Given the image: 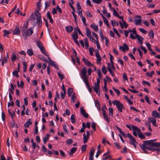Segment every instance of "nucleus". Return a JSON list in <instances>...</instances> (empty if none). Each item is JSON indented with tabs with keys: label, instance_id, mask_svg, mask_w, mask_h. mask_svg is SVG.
Returning <instances> with one entry per match:
<instances>
[{
	"label": "nucleus",
	"instance_id": "obj_50",
	"mask_svg": "<svg viewBox=\"0 0 160 160\" xmlns=\"http://www.w3.org/2000/svg\"><path fill=\"white\" fill-rule=\"evenodd\" d=\"M73 142V140L71 139H68L66 141V143L68 145H70Z\"/></svg>",
	"mask_w": 160,
	"mask_h": 160
},
{
	"label": "nucleus",
	"instance_id": "obj_18",
	"mask_svg": "<svg viewBox=\"0 0 160 160\" xmlns=\"http://www.w3.org/2000/svg\"><path fill=\"white\" fill-rule=\"evenodd\" d=\"M65 28L67 32L69 33L72 32L73 29V27L71 26H66Z\"/></svg>",
	"mask_w": 160,
	"mask_h": 160
},
{
	"label": "nucleus",
	"instance_id": "obj_39",
	"mask_svg": "<svg viewBox=\"0 0 160 160\" xmlns=\"http://www.w3.org/2000/svg\"><path fill=\"white\" fill-rule=\"evenodd\" d=\"M154 72L153 71H152L151 72H147L146 73V75L147 77H152V75L154 74Z\"/></svg>",
	"mask_w": 160,
	"mask_h": 160
},
{
	"label": "nucleus",
	"instance_id": "obj_56",
	"mask_svg": "<svg viewBox=\"0 0 160 160\" xmlns=\"http://www.w3.org/2000/svg\"><path fill=\"white\" fill-rule=\"evenodd\" d=\"M37 22L38 23L39 25L40 26L42 24V21L41 20V18H37Z\"/></svg>",
	"mask_w": 160,
	"mask_h": 160
},
{
	"label": "nucleus",
	"instance_id": "obj_61",
	"mask_svg": "<svg viewBox=\"0 0 160 160\" xmlns=\"http://www.w3.org/2000/svg\"><path fill=\"white\" fill-rule=\"evenodd\" d=\"M148 149H150V151H156L157 152H160V148H156V149H151V148H148Z\"/></svg>",
	"mask_w": 160,
	"mask_h": 160
},
{
	"label": "nucleus",
	"instance_id": "obj_14",
	"mask_svg": "<svg viewBox=\"0 0 160 160\" xmlns=\"http://www.w3.org/2000/svg\"><path fill=\"white\" fill-rule=\"evenodd\" d=\"M138 17L139 18L138 19H135L134 20L135 23L136 25H140L142 22V19H141V17L140 16L137 15L136 18Z\"/></svg>",
	"mask_w": 160,
	"mask_h": 160
},
{
	"label": "nucleus",
	"instance_id": "obj_49",
	"mask_svg": "<svg viewBox=\"0 0 160 160\" xmlns=\"http://www.w3.org/2000/svg\"><path fill=\"white\" fill-rule=\"evenodd\" d=\"M17 59L16 56V55L13 54L12 55V56L11 58V59L12 62H13L14 61Z\"/></svg>",
	"mask_w": 160,
	"mask_h": 160
},
{
	"label": "nucleus",
	"instance_id": "obj_41",
	"mask_svg": "<svg viewBox=\"0 0 160 160\" xmlns=\"http://www.w3.org/2000/svg\"><path fill=\"white\" fill-rule=\"evenodd\" d=\"M127 31L128 33L129 32H132L133 33V34L135 35L137 34V31L135 30V28H134L132 30L131 29H128V31Z\"/></svg>",
	"mask_w": 160,
	"mask_h": 160
},
{
	"label": "nucleus",
	"instance_id": "obj_42",
	"mask_svg": "<svg viewBox=\"0 0 160 160\" xmlns=\"http://www.w3.org/2000/svg\"><path fill=\"white\" fill-rule=\"evenodd\" d=\"M102 71L104 74H105L107 72V70L106 69V67L104 66H102Z\"/></svg>",
	"mask_w": 160,
	"mask_h": 160
},
{
	"label": "nucleus",
	"instance_id": "obj_55",
	"mask_svg": "<svg viewBox=\"0 0 160 160\" xmlns=\"http://www.w3.org/2000/svg\"><path fill=\"white\" fill-rule=\"evenodd\" d=\"M109 115H111L112 116H113V109L112 108H109Z\"/></svg>",
	"mask_w": 160,
	"mask_h": 160
},
{
	"label": "nucleus",
	"instance_id": "obj_58",
	"mask_svg": "<svg viewBox=\"0 0 160 160\" xmlns=\"http://www.w3.org/2000/svg\"><path fill=\"white\" fill-rule=\"evenodd\" d=\"M66 92H61V97L62 99H64V97L66 96Z\"/></svg>",
	"mask_w": 160,
	"mask_h": 160
},
{
	"label": "nucleus",
	"instance_id": "obj_3",
	"mask_svg": "<svg viewBox=\"0 0 160 160\" xmlns=\"http://www.w3.org/2000/svg\"><path fill=\"white\" fill-rule=\"evenodd\" d=\"M132 129L133 130H136L138 133V136L139 138L142 140H145L146 137L141 132V130L138 127L134 126H132Z\"/></svg>",
	"mask_w": 160,
	"mask_h": 160
},
{
	"label": "nucleus",
	"instance_id": "obj_20",
	"mask_svg": "<svg viewBox=\"0 0 160 160\" xmlns=\"http://www.w3.org/2000/svg\"><path fill=\"white\" fill-rule=\"evenodd\" d=\"M40 9L39 8V10H37L35 12V16L37 17V18H41V14L39 12V10H40Z\"/></svg>",
	"mask_w": 160,
	"mask_h": 160
},
{
	"label": "nucleus",
	"instance_id": "obj_9",
	"mask_svg": "<svg viewBox=\"0 0 160 160\" xmlns=\"http://www.w3.org/2000/svg\"><path fill=\"white\" fill-rule=\"evenodd\" d=\"M87 69L85 67H83L80 72L81 78H82L87 77L86 75Z\"/></svg>",
	"mask_w": 160,
	"mask_h": 160
},
{
	"label": "nucleus",
	"instance_id": "obj_29",
	"mask_svg": "<svg viewBox=\"0 0 160 160\" xmlns=\"http://www.w3.org/2000/svg\"><path fill=\"white\" fill-rule=\"evenodd\" d=\"M28 22H27L26 23H25L23 26L22 27V32H24L25 30H26L27 28H28Z\"/></svg>",
	"mask_w": 160,
	"mask_h": 160
},
{
	"label": "nucleus",
	"instance_id": "obj_13",
	"mask_svg": "<svg viewBox=\"0 0 160 160\" xmlns=\"http://www.w3.org/2000/svg\"><path fill=\"white\" fill-rule=\"evenodd\" d=\"M122 22L121 21H119V23L121 27L122 28H123V27H124L125 28H127L128 26V24H127L126 22L124 19H122Z\"/></svg>",
	"mask_w": 160,
	"mask_h": 160
},
{
	"label": "nucleus",
	"instance_id": "obj_34",
	"mask_svg": "<svg viewBox=\"0 0 160 160\" xmlns=\"http://www.w3.org/2000/svg\"><path fill=\"white\" fill-rule=\"evenodd\" d=\"M36 43L39 48L43 46L42 43L39 41L36 42Z\"/></svg>",
	"mask_w": 160,
	"mask_h": 160
},
{
	"label": "nucleus",
	"instance_id": "obj_1",
	"mask_svg": "<svg viewBox=\"0 0 160 160\" xmlns=\"http://www.w3.org/2000/svg\"><path fill=\"white\" fill-rule=\"evenodd\" d=\"M156 141V139L147 140L143 141V144L140 143L139 146L141 149L146 154L148 153L146 151V150L150 151V150L148 149H156L154 147H160V142H154Z\"/></svg>",
	"mask_w": 160,
	"mask_h": 160
},
{
	"label": "nucleus",
	"instance_id": "obj_44",
	"mask_svg": "<svg viewBox=\"0 0 160 160\" xmlns=\"http://www.w3.org/2000/svg\"><path fill=\"white\" fill-rule=\"evenodd\" d=\"M130 143L131 144H134V143H137V142L136 141V139L133 137H132V138L130 139Z\"/></svg>",
	"mask_w": 160,
	"mask_h": 160
},
{
	"label": "nucleus",
	"instance_id": "obj_10",
	"mask_svg": "<svg viewBox=\"0 0 160 160\" xmlns=\"http://www.w3.org/2000/svg\"><path fill=\"white\" fill-rule=\"evenodd\" d=\"M102 113L104 119L106 120L107 122L109 123L110 122V119L106 114V111L103 109H102Z\"/></svg>",
	"mask_w": 160,
	"mask_h": 160
},
{
	"label": "nucleus",
	"instance_id": "obj_8",
	"mask_svg": "<svg viewBox=\"0 0 160 160\" xmlns=\"http://www.w3.org/2000/svg\"><path fill=\"white\" fill-rule=\"evenodd\" d=\"M119 49L124 52H125L126 50H128L129 48L127 44L125 43H124L123 44V46H119Z\"/></svg>",
	"mask_w": 160,
	"mask_h": 160
},
{
	"label": "nucleus",
	"instance_id": "obj_23",
	"mask_svg": "<svg viewBox=\"0 0 160 160\" xmlns=\"http://www.w3.org/2000/svg\"><path fill=\"white\" fill-rule=\"evenodd\" d=\"M71 101L73 103H74L75 102V100L76 99V94L75 93H73V94L71 96Z\"/></svg>",
	"mask_w": 160,
	"mask_h": 160
},
{
	"label": "nucleus",
	"instance_id": "obj_12",
	"mask_svg": "<svg viewBox=\"0 0 160 160\" xmlns=\"http://www.w3.org/2000/svg\"><path fill=\"white\" fill-rule=\"evenodd\" d=\"M82 61L84 62L85 64L88 67L93 66V65L92 64L88 59H86L84 57L82 58Z\"/></svg>",
	"mask_w": 160,
	"mask_h": 160
},
{
	"label": "nucleus",
	"instance_id": "obj_52",
	"mask_svg": "<svg viewBox=\"0 0 160 160\" xmlns=\"http://www.w3.org/2000/svg\"><path fill=\"white\" fill-rule=\"evenodd\" d=\"M112 89L117 93L118 96L120 94V92L118 89H115L114 87L112 88Z\"/></svg>",
	"mask_w": 160,
	"mask_h": 160
},
{
	"label": "nucleus",
	"instance_id": "obj_40",
	"mask_svg": "<svg viewBox=\"0 0 160 160\" xmlns=\"http://www.w3.org/2000/svg\"><path fill=\"white\" fill-rule=\"evenodd\" d=\"M84 41L85 42V48L86 49H88L89 46L88 39L87 38H85L84 39Z\"/></svg>",
	"mask_w": 160,
	"mask_h": 160
},
{
	"label": "nucleus",
	"instance_id": "obj_4",
	"mask_svg": "<svg viewBox=\"0 0 160 160\" xmlns=\"http://www.w3.org/2000/svg\"><path fill=\"white\" fill-rule=\"evenodd\" d=\"M112 103L114 105H116L117 108L120 112H122V109L124 108V107L122 103L118 100H114L112 101Z\"/></svg>",
	"mask_w": 160,
	"mask_h": 160
},
{
	"label": "nucleus",
	"instance_id": "obj_22",
	"mask_svg": "<svg viewBox=\"0 0 160 160\" xmlns=\"http://www.w3.org/2000/svg\"><path fill=\"white\" fill-rule=\"evenodd\" d=\"M3 32L4 33L3 36L4 37H8V35L10 33H11V32H9L7 30H4L3 31Z\"/></svg>",
	"mask_w": 160,
	"mask_h": 160
},
{
	"label": "nucleus",
	"instance_id": "obj_62",
	"mask_svg": "<svg viewBox=\"0 0 160 160\" xmlns=\"http://www.w3.org/2000/svg\"><path fill=\"white\" fill-rule=\"evenodd\" d=\"M99 35H100V38L103 41V39H105V37H104V36H103L102 32H100L99 33Z\"/></svg>",
	"mask_w": 160,
	"mask_h": 160
},
{
	"label": "nucleus",
	"instance_id": "obj_46",
	"mask_svg": "<svg viewBox=\"0 0 160 160\" xmlns=\"http://www.w3.org/2000/svg\"><path fill=\"white\" fill-rule=\"evenodd\" d=\"M73 92V89L72 88H69L68 90V94L69 97H70L71 95Z\"/></svg>",
	"mask_w": 160,
	"mask_h": 160
},
{
	"label": "nucleus",
	"instance_id": "obj_36",
	"mask_svg": "<svg viewBox=\"0 0 160 160\" xmlns=\"http://www.w3.org/2000/svg\"><path fill=\"white\" fill-rule=\"evenodd\" d=\"M18 72V71H16V70L12 72V75L13 76H14L16 77L17 78H18L19 77V76L18 74V72Z\"/></svg>",
	"mask_w": 160,
	"mask_h": 160
},
{
	"label": "nucleus",
	"instance_id": "obj_43",
	"mask_svg": "<svg viewBox=\"0 0 160 160\" xmlns=\"http://www.w3.org/2000/svg\"><path fill=\"white\" fill-rule=\"evenodd\" d=\"M49 64L51 66H53L55 68H58V66L54 63V62L52 61L51 60L50 61Z\"/></svg>",
	"mask_w": 160,
	"mask_h": 160
},
{
	"label": "nucleus",
	"instance_id": "obj_32",
	"mask_svg": "<svg viewBox=\"0 0 160 160\" xmlns=\"http://www.w3.org/2000/svg\"><path fill=\"white\" fill-rule=\"evenodd\" d=\"M8 58V54H7V58L4 57L3 58V59L2 60V66H4L5 62L6 63H7Z\"/></svg>",
	"mask_w": 160,
	"mask_h": 160
},
{
	"label": "nucleus",
	"instance_id": "obj_45",
	"mask_svg": "<svg viewBox=\"0 0 160 160\" xmlns=\"http://www.w3.org/2000/svg\"><path fill=\"white\" fill-rule=\"evenodd\" d=\"M87 148V145L86 144H85L83 145L82 147V152H84L86 150Z\"/></svg>",
	"mask_w": 160,
	"mask_h": 160
},
{
	"label": "nucleus",
	"instance_id": "obj_25",
	"mask_svg": "<svg viewBox=\"0 0 160 160\" xmlns=\"http://www.w3.org/2000/svg\"><path fill=\"white\" fill-rule=\"evenodd\" d=\"M27 52V54L30 56H32L33 54V50L32 49H28Z\"/></svg>",
	"mask_w": 160,
	"mask_h": 160
},
{
	"label": "nucleus",
	"instance_id": "obj_5",
	"mask_svg": "<svg viewBox=\"0 0 160 160\" xmlns=\"http://www.w3.org/2000/svg\"><path fill=\"white\" fill-rule=\"evenodd\" d=\"M83 139L84 143H86L87 142L89 138V137L90 136V133L88 131L86 132V134L84 133L83 135Z\"/></svg>",
	"mask_w": 160,
	"mask_h": 160
},
{
	"label": "nucleus",
	"instance_id": "obj_47",
	"mask_svg": "<svg viewBox=\"0 0 160 160\" xmlns=\"http://www.w3.org/2000/svg\"><path fill=\"white\" fill-rule=\"evenodd\" d=\"M71 119L72 123H74L75 122L76 120L75 119V116L73 114L72 115L71 117Z\"/></svg>",
	"mask_w": 160,
	"mask_h": 160
},
{
	"label": "nucleus",
	"instance_id": "obj_24",
	"mask_svg": "<svg viewBox=\"0 0 160 160\" xmlns=\"http://www.w3.org/2000/svg\"><path fill=\"white\" fill-rule=\"evenodd\" d=\"M103 81H104V86L103 88V89L105 90L106 92H107L108 91L107 89V81L106 80V79H103Z\"/></svg>",
	"mask_w": 160,
	"mask_h": 160
},
{
	"label": "nucleus",
	"instance_id": "obj_30",
	"mask_svg": "<svg viewBox=\"0 0 160 160\" xmlns=\"http://www.w3.org/2000/svg\"><path fill=\"white\" fill-rule=\"evenodd\" d=\"M22 64L23 65V72H26L27 68V65L26 62H22Z\"/></svg>",
	"mask_w": 160,
	"mask_h": 160
},
{
	"label": "nucleus",
	"instance_id": "obj_53",
	"mask_svg": "<svg viewBox=\"0 0 160 160\" xmlns=\"http://www.w3.org/2000/svg\"><path fill=\"white\" fill-rule=\"evenodd\" d=\"M89 38L90 41L92 42L93 43H95L96 42V41L95 39L94 38L91 36L88 37Z\"/></svg>",
	"mask_w": 160,
	"mask_h": 160
},
{
	"label": "nucleus",
	"instance_id": "obj_60",
	"mask_svg": "<svg viewBox=\"0 0 160 160\" xmlns=\"http://www.w3.org/2000/svg\"><path fill=\"white\" fill-rule=\"evenodd\" d=\"M82 19V22H83V23H84V25L85 26H86L87 24H86V19L84 17L82 16L81 17Z\"/></svg>",
	"mask_w": 160,
	"mask_h": 160
},
{
	"label": "nucleus",
	"instance_id": "obj_59",
	"mask_svg": "<svg viewBox=\"0 0 160 160\" xmlns=\"http://www.w3.org/2000/svg\"><path fill=\"white\" fill-rule=\"evenodd\" d=\"M96 124L94 122H92V127L94 131L96 130Z\"/></svg>",
	"mask_w": 160,
	"mask_h": 160
},
{
	"label": "nucleus",
	"instance_id": "obj_19",
	"mask_svg": "<svg viewBox=\"0 0 160 160\" xmlns=\"http://www.w3.org/2000/svg\"><path fill=\"white\" fill-rule=\"evenodd\" d=\"M88 76L82 78L83 81L87 85V86H88V85H89L88 81Z\"/></svg>",
	"mask_w": 160,
	"mask_h": 160
},
{
	"label": "nucleus",
	"instance_id": "obj_2",
	"mask_svg": "<svg viewBox=\"0 0 160 160\" xmlns=\"http://www.w3.org/2000/svg\"><path fill=\"white\" fill-rule=\"evenodd\" d=\"M33 27L29 28L27 30L22 32V35L24 39L26 40L28 37L31 36L33 33Z\"/></svg>",
	"mask_w": 160,
	"mask_h": 160
},
{
	"label": "nucleus",
	"instance_id": "obj_31",
	"mask_svg": "<svg viewBox=\"0 0 160 160\" xmlns=\"http://www.w3.org/2000/svg\"><path fill=\"white\" fill-rule=\"evenodd\" d=\"M91 27L94 29L95 31L97 32L98 30V25L95 24H91Z\"/></svg>",
	"mask_w": 160,
	"mask_h": 160
},
{
	"label": "nucleus",
	"instance_id": "obj_64",
	"mask_svg": "<svg viewBox=\"0 0 160 160\" xmlns=\"http://www.w3.org/2000/svg\"><path fill=\"white\" fill-rule=\"evenodd\" d=\"M50 2H45V8H48L50 6Z\"/></svg>",
	"mask_w": 160,
	"mask_h": 160
},
{
	"label": "nucleus",
	"instance_id": "obj_21",
	"mask_svg": "<svg viewBox=\"0 0 160 160\" xmlns=\"http://www.w3.org/2000/svg\"><path fill=\"white\" fill-rule=\"evenodd\" d=\"M72 37L73 39H78V35L77 33L75 31L73 32L72 35Z\"/></svg>",
	"mask_w": 160,
	"mask_h": 160
},
{
	"label": "nucleus",
	"instance_id": "obj_17",
	"mask_svg": "<svg viewBox=\"0 0 160 160\" xmlns=\"http://www.w3.org/2000/svg\"><path fill=\"white\" fill-rule=\"evenodd\" d=\"M32 122L31 119H29L27 121L24 125L25 127L26 128H28L29 126L31 125L32 124Z\"/></svg>",
	"mask_w": 160,
	"mask_h": 160
},
{
	"label": "nucleus",
	"instance_id": "obj_51",
	"mask_svg": "<svg viewBox=\"0 0 160 160\" xmlns=\"http://www.w3.org/2000/svg\"><path fill=\"white\" fill-rule=\"evenodd\" d=\"M58 74L61 80H62L64 78V77L63 75L60 72H58Z\"/></svg>",
	"mask_w": 160,
	"mask_h": 160
},
{
	"label": "nucleus",
	"instance_id": "obj_38",
	"mask_svg": "<svg viewBox=\"0 0 160 160\" xmlns=\"http://www.w3.org/2000/svg\"><path fill=\"white\" fill-rule=\"evenodd\" d=\"M103 19L104 23L106 24L107 26H109V25L108 19L105 17H103Z\"/></svg>",
	"mask_w": 160,
	"mask_h": 160
},
{
	"label": "nucleus",
	"instance_id": "obj_26",
	"mask_svg": "<svg viewBox=\"0 0 160 160\" xmlns=\"http://www.w3.org/2000/svg\"><path fill=\"white\" fill-rule=\"evenodd\" d=\"M136 38H137L138 42L142 41L143 40V38L141 37L139 35L137 34H135Z\"/></svg>",
	"mask_w": 160,
	"mask_h": 160
},
{
	"label": "nucleus",
	"instance_id": "obj_6",
	"mask_svg": "<svg viewBox=\"0 0 160 160\" xmlns=\"http://www.w3.org/2000/svg\"><path fill=\"white\" fill-rule=\"evenodd\" d=\"M94 86L93 87V89L98 96L100 95V92L99 85L96 84V82L94 83Z\"/></svg>",
	"mask_w": 160,
	"mask_h": 160
},
{
	"label": "nucleus",
	"instance_id": "obj_16",
	"mask_svg": "<svg viewBox=\"0 0 160 160\" xmlns=\"http://www.w3.org/2000/svg\"><path fill=\"white\" fill-rule=\"evenodd\" d=\"M152 115L156 118H160V114L158 113L157 111H153L152 113Z\"/></svg>",
	"mask_w": 160,
	"mask_h": 160
},
{
	"label": "nucleus",
	"instance_id": "obj_35",
	"mask_svg": "<svg viewBox=\"0 0 160 160\" xmlns=\"http://www.w3.org/2000/svg\"><path fill=\"white\" fill-rule=\"evenodd\" d=\"M86 35L88 37L91 36V32L88 28H86Z\"/></svg>",
	"mask_w": 160,
	"mask_h": 160
},
{
	"label": "nucleus",
	"instance_id": "obj_63",
	"mask_svg": "<svg viewBox=\"0 0 160 160\" xmlns=\"http://www.w3.org/2000/svg\"><path fill=\"white\" fill-rule=\"evenodd\" d=\"M95 55L96 58H99L101 57L99 55V52L98 50H96L95 52Z\"/></svg>",
	"mask_w": 160,
	"mask_h": 160
},
{
	"label": "nucleus",
	"instance_id": "obj_28",
	"mask_svg": "<svg viewBox=\"0 0 160 160\" xmlns=\"http://www.w3.org/2000/svg\"><path fill=\"white\" fill-rule=\"evenodd\" d=\"M76 148H71L70 151L69 153V154L70 155H71L76 151L77 150Z\"/></svg>",
	"mask_w": 160,
	"mask_h": 160
},
{
	"label": "nucleus",
	"instance_id": "obj_57",
	"mask_svg": "<svg viewBox=\"0 0 160 160\" xmlns=\"http://www.w3.org/2000/svg\"><path fill=\"white\" fill-rule=\"evenodd\" d=\"M146 44L149 50L150 51H152V49L151 48L150 44L148 42H147Z\"/></svg>",
	"mask_w": 160,
	"mask_h": 160
},
{
	"label": "nucleus",
	"instance_id": "obj_33",
	"mask_svg": "<svg viewBox=\"0 0 160 160\" xmlns=\"http://www.w3.org/2000/svg\"><path fill=\"white\" fill-rule=\"evenodd\" d=\"M49 137V134H47L46 136L43 138V142L45 144L48 140Z\"/></svg>",
	"mask_w": 160,
	"mask_h": 160
},
{
	"label": "nucleus",
	"instance_id": "obj_48",
	"mask_svg": "<svg viewBox=\"0 0 160 160\" xmlns=\"http://www.w3.org/2000/svg\"><path fill=\"white\" fill-rule=\"evenodd\" d=\"M95 152V150L93 148H92L90 151V152L89 153V156H93L94 155V154Z\"/></svg>",
	"mask_w": 160,
	"mask_h": 160
},
{
	"label": "nucleus",
	"instance_id": "obj_27",
	"mask_svg": "<svg viewBox=\"0 0 160 160\" xmlns=\"http://www.w3.org/2000/svg\"><path fill=\"white\" fill-rule=\"evenodd\" d=\"M42 52L46 56H47L46 51L45 50L44 47L43 46L42 47L39 48Z\"/></svg>",
	"mask_w": 160,
	"mask_h": 160
},
{
	"label": "nucleus",
	"instance_id": "obj_11",
	"mask_svg": "<svg viewBox=\"0 0 160 160\" xmlns=\"http://www.w3.org/2000/svg\"><path fill=\"white\" fill-rule=\"evenodd\" d=\"M148 120L149 122L152 123L154 126L156 127H158V125L156 123V119L155 118L149 117L148 118Z\"/></svg>",
	"mask_w": 160,
	"mask_h": 160
},
{
	"label": "nucleus",
	"instance_id": "obj_37",
	"mask_svg": "<svg viewBox=\"0 0 160 160\" xmlns=\"http://www.w3.org/2000/svg\"><path fill=\"white\" fill-rule=\"evenodd\" d=\"M154 34L152 30H151L149 31L148 33V36L150 38H153L154 37Z\"/></svg>",
	"mask_w": 160,
	"mask_h": 160
},
{
	"label": "nucleus",
	"instance_id": "obj_54",
	"mask_svg": "<svg viewBox=\"0 0 160 160\" xmlns=\"http://www.w3.org/2000/svg\"><path fill=\"white\" fill-rule=\"evenodd\" d=\"M112 9L113 13V15L114 16H116V17H117V16L119 15L118 12L116 11L115 8H113Z\"/></svg>",
	"mask_w": 160,
	"mask_h": 160
},
{
	"label": "nucleus",
	"instance_id": "obj_15",
	"mask_svg": "<svg viewBox=\"0 0 160 160\" xmlns=\"http://www.w3.org/2000/svg\"><path fill=\"white\" fill-rule=\"evenodd\" d=\"M80 112L84 118H88V114L86 112L85 110L83 108H80Z\"/></svg>",
	"mask_w": 160,
	"mask_h": 160
},
{
	"label": "nucleus",
	"instance_id": "obj_7",
	"mask_svg": "<svg viewBox=\"0 0 160 160\" xmlns=\"http://www.w3.org/2000/svg\"><path fill=\"white\" fill-rule=\"evenodd\" d=\"M20 31L21 30L19 29V26L17 25L13 31L12 34L18 35L20 34Z\"/></svg>",
	"mask_w": 160,
	"mask_h": 160
}]
</instances>
